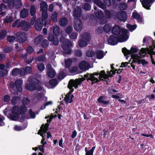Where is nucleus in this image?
Segmentation results:
<instances>
[{
  "instance_id": "nucleus-5",
  "label": "nucleus",
  "mask_w": 155,
  "mask_h": 155,
  "mask_svg": "<svg viewBox=\"0 0 155 155\" xmlns=\"http://www.w3.org/2000/svg\"><path fill=\"white\" fill-rule=\"evenodd\" d=\"M138 49L137 48H135L131 47L130 50L127 49L124 47L122 48V52L124 54V55L126 57V59H128V58L129 57V55H133V53H134L137 52Z\"/></svg>"
},
{
  "instance_id": "nucleus-6",
  "label": "nucleus",
  "mask_w": 155,
  "mask_h": 155,
  "mask_svg": "<svg viewBox=\"0 0 155 155\" xmlns=\"http://www.w3.org/2000/svg\"><path fill=\"white\" fill-rule=\"evenodd\" d=\"M23 81L22 80L18 79L15 82L16 87L15 91L13 92V94L15 95H18V92L21 93L22 90V85L23 84Z\"/></svg>"
},
{
  "instance_id": "nucleus-62",
  "label": "nucleus",
  "mask_w": 155,
  "mask_h": 155,
  "mask_svg": "<svg viewBox=\"0 0 155 155\" xmlns=\"http://www.w3.org/2000/svg\"><path fill=\"white\" fill-rule=\"evenodd\" d=\"M95 54L94 52L92 51H88L86 53V55L89 57H92Z\"/></svg>"
},
{
  "instance_id": "nucleus-14",
  "label": "nucleus",
  "mask_w": 155,
  "mask_h": 155,
  "mask_svg": "<svg viewBox=\"0 0 155 155\" xmlns=\"http://www.w3.org/2000/svg\"><path fill=\"white\" fill-rule=\"evenodd\" d=\"M14 110L12 108V114H10L9 117L12 120L16 121L19 118L20 115L16 110Z\"/></svg>"
},
{
  "instance_id": "nucleus-27",
  "label": "nucleus",
  "mask_w": 155,
  "mask_h": 155,
  "mask_svg": "<svg viewBox=\"0 0 155 155\" xmlns=\"http://www.w3.org/2000/svg\"><path fill=\"white\" fill-rule=\"evenodd\" d=\"M118 37L119 42H121L124 41H127L128 38L129 36L127 35H120Z\"/></svg>"
},
{
  "instance_id": "nucleus-10",
  "label": "nucleus",
  "mask_w": 155,
  "mask_h": 155,
  "mask_svg": "<svg viewBox=\"0 0 155 155\" xmlns=\"http://www.w3.org/2000/svg\"><path fill=\"white\" fill-rule=\"evenodd\" d=\"M107 41L109 44L114 45L117 44L119 42V40L117 37L111 35L108 38Z\"/></svg>"
},
{
  "instance_id": "nucleus-28",
  "label": "nucleus",
  "mask_w": 155,
  "mask_h": 155,
  "mask_svg": "<svg viewBox=\"0 0 155 155\" xmlns=\"http://www.w3.org/2000/svg\"><path fill=\"white\" fill-rule=\"evenodd\" d=\"M59 22L60 25L61 26H65L68 24V20L66 18L63 17L60 19Z\"/></svg>"
},
{
  "instance_id": "nucleus-13",
  "label": "nucleus",
  "mask_w": 155,
  "mask_h": 155,
  "mask_svg": "<svg viewBox=\"0 0 155 155\" xmlns=\"http://www.w3.org/2000/svg\"><path fill=\"white\" fill-rule=\"evenodd\" d=\"M48 40L51 42L54 45H57L59 43V41L57 37H55L52 34H49L48 37Z\"/></svg>"
},
{
  "instance_id": "nucleus-44",
  "label": "nucleus",
  "mask_w": 155,
  "mask_h": 155,
  "mask_svg": "<svg viewBox=\"0 0 155 155\" xmlns=\"http://www.w3.org/2000/svg\"><path fill=\"white\" fill-rule=\"evenodd\" d=\"M72 64V61L70 58L68 59L65 62V67L68 68L71 66Z\"/></svg>"
},
{
  "instance_id": "nucleus-30",
  "label": "nucleus",
  "mask_w": 155,
  "mask_h": 155,
  "mask_svg": "<svg viewBox=\"0 0 155 155\" xmlns=\"http://www.w3.org/2000/svg\"><path fill=\"white\" fill-rule=\"evenodd\" d=\"M53 32L54 35L56 36H58L60 34V29L58 26H54L53 28Z\"/></svg>"
},
{
  "instance_id": "nucleus-54",
  "label": "nucleus",
  "mask_w": 155,
  "mask_h": 155,
  "mask_svg": "<svg viewBox=\"0 0 155 155\" xmlns=\"http://www.w3.org/2000/svg\"><path fill=\"white\" fill-rule=\"evenodd\" d=\"M8 73V71L7 69L2 70L0 71V77H3L6 75Z\"/></svg>"
},
{
  "instance_id": "nucleus-42",
  "label": "nucleus",
  "mask_w": 155,
  "mask_h": 155,
  "mask_svg": "<svg viewBox=\"0 0 155 155\" xmlns=\"http://www.w3.org/2000/svg\"><path fill=\"white\" fill-rule=\"evenodd\" d=\"M79 45L81 47L86 46L87 44L86 42L83 40L82 39H80L78 41Z\"/></svg>"
},
{
  "instance_id": "nucleus-45",
  "label": "nucleus",
  "mask_w": 155,
  "mask_h": 155,
  "mask_svg": "<svg viewBox=\"0 0 155 155\" xmlns=\"http://www.w3.org/2000/svg\"><path fill=\"white\" fill-rule=\"evenodd\" d=\"M7 3L9 8L12 9L15 5V0H9Z\"/></svg>"
},
{
  "instance_id": "nucleus-24",
  "label": "nucleus",
  "mask_w": 155,
  "mask_h": 155,
  "mask_svg": "<svg viewBox=\"0 0 155 155\" xmlns=\"http://www.w3.org/2000/svg\"><path fill=\"white\" fill-rule=\"evenodd\" d=\"M40 6L41 11H48V5L45 1H41L40 4Z\"/></svg>"
},
{
  "instance_id": "nucleus-31",
  "label": "nucleus",
  "mask_w": 155,
  "mask_h": 155,
  "mask_svg": "<svg viewBox=\"0 0 155 155\" xmlns=\"http://www.w3.org/2000/svg\"><path fill=\"white\" fill-rule=\"evenodd\" d=\"M47 11H42L41 17L38 18L41 19L43 22L45 21L48 17V14Z\"/></svg>"
},
{
  "instance_id": "nucleus-55",
  "label": "nucleus",
  "mask_w": 155,
  "mask_h": 155,
  "mask_svg": "<svg viewBox=\"0 0 155 155\" xmlns=\"http://www.w3.org/2000/svg\"><path fill=\"white\" fill-rule=\"evenodd\" d=\"M12 50V48L11 46H9L4 48L3 49V51L6 53H8L11 52Z\"/></svg>"
},
{
  "instance_id": "nucleus-12",
  "label": "nucleus",
  "mask_w": 155,
  "mask_h": 155,
  "mask_svg": "<svg viewBox=\"0 0 155 155\" xmlns=\"http://www.w3.org/2000/svg\"><path fill=\"white\" fill-rule=\"evenodd\" d=\"M82 21L79 19H77L75 20V22L74 27L75 29L77 31H80L82 28Z\"/></svg>"
},
{
  "instance_id": "nucleus-52",
  "label": "nucleus",
  "mask_w": 155,
  "mask_h": 155,
  "mask_svg": "<svg viewBox=\"0 0 155 155\" xmlns=\"http://www.w3.org/2000/svg\"><path fill=\"white\" fill-rule=\"evenodd\" d=\"M35 60L34 57L32 56H30L28 59L25 61V63L27 64H30Z\"/></svg>"
},
{
  "instance_id": "nucleus-21",
  "label": "nucleus",
  "mask_w": 155,
  "mask_h": 155,
  "mask_svg": "<svg viewBox=\"0 0 155 155\" xmlns=\"http://www.w3.org/2000/svg\"><path fill=\"white\" fill-rule=\"evenodd\" d=\"M28 14L29 12L28 9L24 8L20 12V17L22 18H25L27 17Z\"/></svg>"
},
{
  "instance_id": "nucleus-58",
  "label": "nucleus",
  "mask_w": 155,
  "mask_h": 155,
  "mask_svg": "<svg viewBox=\"0 0 155 155\" xmlns=\"http://www.w3.org/2000/svg\"><path fill=\"white\" fill-rule=\"evenodd\" d=\"M30 102V100L28 98H24L22 99V105H28Z\"/></svg>"
},
{
  "instance_id": "nucleus-20",
  "label": "nucleus",
  "mask_w": 155,
  "mask_h": 155,
  "mask_svg": "<svg viewBox=\"0 0 155 155\" xmlns=\"http://www.w3.org/2000/svg\"><path fill=\"white\" fill-rule=\"evenodd\" d=\"M120 28L118 25H115L113 27L111 32L113 34L115 35H119L120 32Z\"/></svg>"
},
{
  "instance_id": "nucleus-61",
  "label": "nucleus",
  "mask_w": 155,
  "mask_h": 155,
  "mask_svg": "<svg viewBox=\"0 0 155 155\" xmlns=\"http://www.w3.org/2000/svg\"><path fill=\"white\" fill-rule=\"evenodd\" d=\"M15 38L14 36H9L7 37V40L10 42H12L15 40Z\"/></svg>"
},
{
  "instance_id": "nucleus-49",
  "label": "nucleus",
  "mask_w": 155,
  "mask_h": 155,
  "mask_svg": "<svg viewBox=\"0 0 155 155\" xmlns=\"http://www.w3.org/2000/svg\"><path fill=\"white\" fill-rule=\"evenodd\" d=\"M131 58H132V59H134L137 62V61L139 60V59L140 58H142L144 56H143V57H141L140 56H139L138 54H135L133 55H131Z\"/></svg>"
},
{
  "instance_id": "nucleus-35",
  "label": "nucleus",
  "mask_w": 155,
  "mask_h": 155,
  "mask_svg": "<svg viewBox=\"0 0 155 155\" xmlns=\"http://www.w3.org/2000/svg\"><path fill=\"white\" fill-rule=\"evenodd\" d=\"M43 39V36L42 35H39L35 38V43L38 45L42 41Z\"/></svg>"
},
{
  "instance_id": "nucleus-1",
  "label": "nucleus",
  "mask_w": 155,
  "mask_h": 155,
  "mask_svg": "<svg viewBox=\"0 0 155 155\" xmlns=\"http://www.w3.org/2000/svg\"><path fill=\"white\" fill-rule=\"evenodd\" d=\"M28 83L25 84V88L29 91H33L36 90L37 87L39 84L40 81L33 76L30 77L28 80Z\"/></svg>"
},
{
  "instance_id": "nucleus-64",
  "label": "nucleus",
  "mask_w": 155,
  "mask_h": 155,
  "mask_svg": "<svg viewBox=\"0 0 155 155\" xmlns=\"http://www.w3.org/2000/svg\"><path fill=\"white\" fill-rule=\"evenodd\" d=\"M10 97L8 95H6L3 97V101L5 102H8L10 100Z\"/></svg>"
},
{
  "instance_id": "nucleus-32",
  "label": "nucleus",
  "mask_w": 155,
  "mask_h": 155,
  "mask_svg": "<svg viewBox=\"0 0 155 155\" xmlns=\"http://www.w3.org/2000/svg\"><path fill=\"white\" fill-rule=\"evenodd\" d=\"M72 82L73 87H74L75 89L78 88V86L81 84V81H80V80H78V79H76L75 81L72 80Z\"/></svg>"
},
{
  "instance_id": "nucleus-38",
  "label": "nucleus",
  "mask_w": 155,
  "mask_h": 155,
  "mask_svg": "<svg viewBox=\"0 0 155 155\" xmlns=\"http://www.w3.org/2000/svg\"><path fill=\"white\" fill-rule=\"evenodd\" d=\"M58 82L56 79H52L49 81V83L51 86L55 87L58 84Z\"/></svg>"
},
{
  "instance_id": "nucleus-22",
  "label": "nucleus",
  "mask_w": 155,
  "mask_h": 155,
  "mask_svg": "<svg viewBox=\"0 0 155 155\" xmlns=\"http://www.w3.org/2000/svg\"><path fill=\"white\" fill-rule=\"evenodd\" d=\"M106 97L105 96H101L97 99V101L99 103H102L105 105H107L110 102V100L104 101Z\"/></svg>"
},
{
  "instance_id": "nucleus-9",
  "label": "nucleus",
  "mask_w": 155,
  "mask_h": 155,
  "mask_svg": "<svg viewBox=\"0 0 155 155\" xmlns=\"http://www.w3.org/2000/svg\"><path fill=\"white\" fill-rule=\"evenodd\" d=\"M143 7L147 9H150L151 4L154 2L153 0H140Z\"/></svg>"
},
{
  "instance_id": "nucleus-29",
  "label": "nucleus",
  "mask_w": 155,
  "mask_h": 155,
  "mask_svg": "<svg viewBox=\"0 0 155 155\" xmlns=\"http://www.w3.org/2000/svg\"><path fill=\"white\" fill-rule=\"evenodd\" d=\"M45 55L44 54L38 56L35 58V60L36 61L45 62L46 61Z\"/></svg>"
},
{
  "instance_id": "nucleus-11",
  "label": "nucleus",
  "mask_w": 155,
  "mask_h": 155,
  "mask_svg": "<svg viewBox=\"0 0 155 155\" xmlns=\"http://www.w3.org/2000/svg\"><path fill=\"white\" fill-rule=\"evenodd\" d=\"M43 23L41 19L38 18L35 24V29L38 31H41L43 27Z\"/></svg>"
},
{
  "instance_id": "nucleus-40",
  "label": "nucleus",
  "mask_w": 155,
  "mask_h": 155,
  "mask_svg": "<svg viewBox=\"0 0 155 155\" xmlns=\"http://www.w3.org/2000/svg\"><path fill=\"white\" fill-rule=\"evenodd\" d=\"M47 74L48 77L52 78L54 77L55 75V71L53 69L51 70V71L50 70L47 71Z\"/></svg>"
},
{
  "instance_id": "nucleus-48",
  "label": "nucleus",
  "mask_w": 155,
  "mask_h": 155,
  "mask_svg": "<svg viewBox=\"0 0 155 155\" xmlns=\"http://www.w3.org/2000/svg\"><path fill=\"white\" fill-rule=\"evenodd\" d=\"M37 68L39 71H42L45 68V65L42 63H39L37 64Z\"/></svg>"
},
{
  "instance_id": "nucleus-63",
  "label": "nucleus",
  "mask_w": 155,
  "mask_h": 155,
  "mask_svg": "<svg viewBox=\"0 0 155 155\" xmlns=\"http://www.w3.org/2000/svg\"><path fill=\"white\" fill-rule=\"evenodd\" d=\"M24 71L26 73H30L31 71V68L29 66L26 67L24 68Z\"/></svg>"
},
{
  "instance_id": "nucleus-16",
  "label": "nucleus",
  "mask_w": 155,
  "mask_h": 155,
  "mask_svg": "<svg viewBox=\"0 0 155 155\" xmlns=\"http://www.w3.org/2000/svg\"><path fill=\"white\" fill-rule=\"evenodd\" d=\"M117 17L118 19L120 21H125L127 18L126 13L124 11L118 14Z\"/></svg>"
},
{
  "instance_id": "nucleus-51",
  "label": "nucleus",
  "mask_w": 155,
  "mask_h": 155,
  "mask_svg": "<svg viewBox=\"0 0 155 155\" xmlns=\"http://www.w3.org/2000/svg\"><path fill=\"white\" fill-rule=\"evenodd\" d=\"M96 148V146H94L92 147V148L90 150L87 151L85 153V155H93L94 151Z\"/></svg>"
},
{
  "instance_id": "nucleus-36",
  "label": "nucleus",
  "mask_w": 155,
  "mask_h": 155,
  "mask_svg": "<svg viewBox=\"0 0 155 155\" xmlns=\"http://www.w3.org/2000/svg\"><path fill=\"white\" fill-rule=\"evenodd\" d=\"M20 99V97L19 96H15L13 97L11 100L12 104L13 105H15L18 101Z\"/></svg>"
},
{
  "instance_id": "nucleus-17",
  "label": "nucleus",
  "mask_w": 155,
  "mask_h": 155,
  "mask_svg": "<svg viewBox=\"0 0 155 155\" xmlns=\"http://www.w3.org/2000/svg\"><path fill=\"white\" fill-rule=\"evenodd\" d=\"M132 17L137 20L138 23H141L142 22V18L140 15L137 12H134L132 13Z\"/></svg>"
},
{
  "instance_id": "nucleus-33",
  "label": "nucleus",
  "mask_w": 155,
  "mask_h": 155,
  "mask_svg": "<svg viewBox=\"0 0 155 155\" xmlns=\"http://www.w3.org/2000/svg\"><path fill=\"white\" fill-rule=\"evenodd\" d=\"M82 38L85 41H88L91 39V36L89 33L85 32L82 36Z\"/></svg>"
},
{
  "instance_id": "nucleus-41",
  "label": "nucleus",
  "mask_w": 155,
  "mask_h": 155,
  "mask_svg": "<svg viewBox=\"0 0 155 155\" xmlns=\"http://www.w3.org/2000/svg\"><path fill=\"white\" fill-rule=\"evenodd\" d=\"M7 33V31L2 30L0 32V40L3 39Z\"/></svg>"
},
{
  "instance_id": "nucleus-43",
  "label": "nucleus",
  "mask_w": 155,
  "mask_h": 155,
  "mask_svg": "<svg viewBox=\"0 0 155 155\" xmlns=\"http://www.w3.org/2000/svg\"><path fill=\"white\" fill-rule=\"evenodd\" d=\"M20 71L19 68H15L13 69L12 74L13 76H17L19 74Z\"/></svg>"
},
{
  "instance_id": "nucleus-19",
  "label": "nucleus",
  "mask_w": 155,
  "mask_h": 155,
  "mask_svg": "<svg viewBox=\"0 0 155 155\" xmlns=\"http://www.w3.org/2000/svg\"><path fill=\"white\" fill-rule=\"evenodd\" d=\"M89 64L86 61H84L81 62L79 64V68L83 70H86L88 69Z\"/></svg>"
},
{
  "instance_id": "nucleus-3",
  "label": "nucleus",
  "mask_w": 155,
  "mask_h": 155,
  "mask_svg": "<svg viewBox=\"0 0 155 155\" xmlns=\"http://www.w3.org/2000/svg\"><path fill=\"white\" fill-rule=\"evenodd\" d=\"M100 76V72H94L93 73H87L84 75L85 78H87V81H92L91 84L92 85L94 84L98 83L99 82V79L95 77V76Z\"/></svg>"
},
{
  "instance_id": "nucleus-26",
  "label": "nucleus",
  "mask_w": 155,
  "mask_h": 155,
  "mask_svg": "<svg viewBox=\"0 0 155 155\" xmlns=\"http://www.w3.org/2000/svg\"><path fill=\"white\" fill-rule=\"evenodd\" d=\"M94 14L96 17L99 19H101L104 17V14L101 10L95 11Z\"/></svg>"
},
{
  "instance_id": "nucleus-7",
  "label": "nucleus",
  "mask_w": 155,
  "mask_h": 155,
  "mask_svg": "<svg viewBox=\"0 0 155 155\" xmlns=\"http://www.w3.org/2000/svg\"><path fill=\"white\" fill-rule=\"evenodd\" d=\"M16 38L18 42L20 43L25 42L27 39V35L25 33L22 32H17L16 35Z\"/></svg>"
},
{
  "instance_id": "nucleus-2",
  "label": "nucleus",
  "mask_w": 155,
  "mask_h": 155,
  "mask_svg": "<svg viewBox=\"0 0 155 155\" xmlns=\"http://www.w3.org/2000/svg\"><path fill=\"white\" fill-rule=\"evenodd\" d=\"M16 26L17 28L21 27L22 30L27 31L29 29L30 27V25L29 22H26L25 21H22L20 22H19L18 20H17L15 21L12 24V27Z\"/></svg>"
},
{
  "instance_id": "nucleus-46",
  "label": "nucleus",
  "mask_w": 155,
  "mask_h": 155,
  "mask_svg": "<svg viewBox=\"0 0 155 155\" xmlns=\"http://www.w3.org/2000/svg\"><path fill=\"white\" fill-rule=\"evenodd\" d=\"M107 76L108 75L106 74L104 70L101 71L100 72V76H99L98 78H103L104 79L107 78Z\"/></svg>"
},
{
  "instance_id": "nucleus-37",
  "label": "nucleus",
  "mask_w": 155,
  "mask_h": 155,
  "mask_svg": "<svg viewBox=\"0 0 155 155\" xmlns=\"http://www.w3.org/2000/svg\"><path fill=\"white\" fill-rule=\"evenodd\" d=\"M103 30L105 32L109 33L111 30V27L109 24H106L104 26Z\"/></svg>"
},
{
  "instance_id": "nucleus-56",
  "label": "nucleus",
  "mask_w": 155,
  "mask_h": 155,
  "mask_svg": "<svg viewBox=\"0 0 155 155\" xmlns=\"http://www.w3.org/2000/svg\"><path fill=\"white\" fill-rule=\"evenodd\" d=\"M66 74L64 73L63 71L60 72L58 76V79L60 80H62L66 76Z\"/></svg>"
},
{
  "instance_id": "nucleus-53",
  "label": "nucleus",
  "mask_w": 155,
  "mask_h": 155,
  "mask_svg": "<svg viewBox=\"0 0 155 155\" xmlns=\"http://www.w3.org/2000/svg\"><path fill=\"white\" fill-rule=\"evenodd\" d=\"M41 45L43 48H46L48 46V41L46 39H45L41 44Z\"/></svg>"
},
{
  "instance_id": "nucleus-23",
  "label": "nucleus",
  "mask_w": 155,
  "mask_h": 155,
  "mask_svg": "<svg viewBox=\"0 0 155 155\" xmlns=\"http://www.w3.org/2000/svg\"><path fill=\"white\" fill-rule=\"evenodd\" d=\"M96 58L97 59H100L102 58L105 54L104 51L101 50H97L95 51Z\"/></svg>"
},
{
  "instance_id": "nucleus-59",
  "label": "nucleus",
  "mask_w": 155,
  "mask_h": 155,
  "mask_svg": "<svg viewBox=\"0 0 155 155\" xmlns=\"http://www.w3.org/2000/svg\"><path fill=\"white\" fill-rule=\"evenodd\" d=\"M105 17L107 18H110L111 17V14L110 12L108 10L105 9Z\"/></svg>"
},
{
  "instance_id": "nucleus-47",
  "label": "nucleus",
  "mask_w": 155,
  "mask_h": 155,
  "mask_svg": "<svg viewBox=\"0 0 155 155\" xmlns=\"http://www.w3.org/2000/svg\"><path fill=\"white\" fill-rule=\"evenodd\" d=\"M137 26L136 25H131L130 24H128L127 25V28L129 29L130 31H133L134 30L137 28Z\"/></svg>"
},
{
  "instance_id": "nucleus-15",
  "label": "nucleus",
  "mask_w": 155,
  "mask_h": 155,
  "mask_svg": "<svg viewBox=\"0 0 155 155\" xmlns=\"http://www.w3.org/2000/svg\"><path fill=\"white\" fill-rule=\"evenodd\" d=\"M81 8L77 7L75 8L73 12V16L74 18H79L81 15Z\"/></svg>"
},
{
  "instance_id": "nucleus-25",
  "label": "nucleus",
  "mask_w": 155,
  "mask_h": 155,
  "mask_svg": "<svg viewBox=\"0 0 155 155\" xmlns=\"http://www.w3.org/2000/svg\"><path fill=\"white\" fill-rule=\"evenodd\" d=\"M49 124V123L47 122V123L45 124V125L43 124L41 127V130H40L38 133L40 131H41V132L42 133V134H43V133H45L48 130ZM38 134H39V133H38Z\"/></svg>"
},
{
  "instance_id": "nucleus-39",
  "label": "nucleus",
  "mask_w": 155,
  "mask_h": 155,
  "mask_svg": "<svg viewBox=\"0 0 155 155\" xmlns=\"http://www.w3.org/2000/svg\"><path fill=\"white\" fill-rule=\"evenodd\" d=\"M82 7L85 11H88L91 10V6L89 3H85L83 4Z\"/></svg>"
},
{
  "instance_id": "nucleus-60",
  "label": "nucleus",
  "mask_w": 155,
  "mask_h": 155,
  "mask_svg": "<svg viewBox=\"0 0 155 155\" xmlns=\"http://www.w3.org/2000/svg\"><path fill=\"white\" fill-rule=\"evenodd\" d=\"M14 21V19L11 16H10L8 18L5 19L4 22L6 23H11L13 22Z\"/></svg>"
},
{
  "instance_id": "nucleus-18",
  "label": "nucleus",
  "mask_w": 155,
  "mask_h": 155,
  "mask_svg": "<svg viewBox=\"0 0 155 155\" xmlns=\"http://www.w3.org/2000/svg\"><path fill=\"white\" fill-rule=\"evenodd\" d=\"M92 1L101 8L103 10L106 9V7L105 5L101 2V0H92Z\"/></svg>"
},
{
  "instance_id": "nucleus-34",
  "label": "nucleus",
  "mask_w": 155,
  "mask_h": 155,
  "mask_svg": "<svg viewBox=\"0 0 155 155\" xmlns=\"http://www.w3.org/2000/svg\"><path fill=\"white\" fill-rule=\"evenodd\" d=\"M36 9L34 5H31L30 9V13L31 16H36Z\"/></svg>"
},
{
  "instance_id": "nucleus-57",
  "label": "nucleus",
  "mask_w": 155,
  "mask_h": 155,
  "mask_svg": "<svg viewBox=\"0 0 155 155\" xmlns=\"http://www.w3.org/2000/svg\"><path fill=\"white\" fill-rule=\"evenodd\" d=\"M22 5L21 0H16L15 6L17 8H20Z\"/></svg>"
},
{
  "instance_id": "nucleus-8",
  "label": "nucleus",
  "mask_w": 155,
  "mask_h": 155,
  "mask_svg": "<svg viewBox=\"0 0 155 155\" xmlns=\"http://www.w3.org/2000/svg\"><path fill=\"white\" fill-rule=\"evenodd\" d=\"M12 108L14 110H16L19 114V115L25 114L27 110V107L25 106L22 105L19 107L18 106H13Z\"/></svg>"
},
{
  "instance_id": "nucleus-50",
  "label": "nucleus",
  "mask_w": 155,
  "mask_h": 155,
  "mask_svg": "<svg viewBox=\"0 0 155 155\" xmlns=\"http://www.w3.org/2000/svg\"><path fill=\"white\" fill-rule=\"evenodd\" d=\"M58 13L56 12H54L51 15V18L53 21L56 22L57 21Z\"/></svg>"
},
{
  "instance_id": "nucleus-4",
  "label": "nucleus",
  "mask_w": 155,
  "mask_h": 155,
  "mask_svg": "<svg viewBox=\"0 0 155 155\" xmlns=\"http://www.w3.org/2000/svg\"><path fill=\"white\" fill-rule=\"evenodd\" d=\"M72 44L71 41L69 40H66L62 45V47L64 51L63 54L64 55L66 54H70L71 52V50L70 48L71 47Z\"/></svg>"
}]
</instances>
